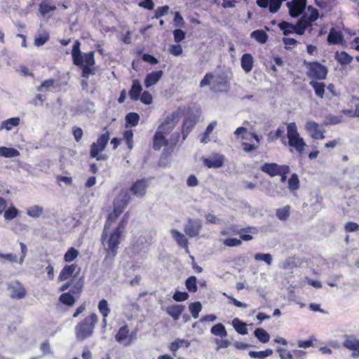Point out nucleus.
Wrapping results in <instances>:
<instances>
[{"label":"nucleus","mask_w":359,"mask_h":359,"mask_svg":"<svg viewBox=\"0 0 359 359\" xmlns=\"http://www.w3.org/2000/svg\"><path fill=\"white\" fill-rule=\"evenodd\" d=\"M168 6H163L157 8V9L155 11L154 18L158 19L161 17L165 15L168 13Z\"/></svg>","instance_id":"603ef678"},{"label":"nucleus","mask_w":359,"mask_h":359,"mask_svg":"<svg viewBox=\"0 0 359 359\" xmlns=\"http://www.w3.org/2000/svg\"><path fill=\"white\" fill-rule=\"evenodd\" d=\"M116 341L124 346H129L137 339V331L130 332L127 325L121 326L115 335Z\"/></svg>","instance_id":"1a4fd4ad"},{"label":"nucleus","mask_w":359,"mask_h":359,"mask_svg":"<svg viewBox=\"0 0 359 359\" xmlns=\"http://www.w3.org/2000/svg\"><path fill=\"white\" fill-rule=\"evenodd\" d=\"M43 212V208L38 205H33L30 207L27 211V214L32 217H39Z\"/></svg>","instance_id":"de8ad7c7"},{"label":"nucleus","mask_w":359,"mask_h":359,"mask_svg":"<svg viewBox=\"0 0 359 359\" xmlns=\"http://www.w3.org/2000/svg\"><path fill=\"white\" fill-rule=\"evenodd\" d=\"M170 53L175 56H179L182 53V48L179 44L171 45L170 47Z\"/></svg>","instance_id":"69168bd1"},{"label":"nucleus","mask_w":359,"mask_h":359,"mask_svg":"<svg viewBox=\"0 0 359 359\" xmlns=\"http://www.w3.org/2000/svg\"><path fill=\"white\" fill-rule=\"evenodd\" d=\"M335 59L341 65H347L350 64L353 60V57L348 55L345 51L336 52Z\"/></svg>","instance_id":"c85d7f7f"},{"label":"nucleus","mask_w":359,"mask_h":359,"mask_svg":"<svg viewBox=\"0 0 359 359\" xmlns=\"http://www.w3.org/2000/svg\"><path fill=\"white\" fill-rule=\"evenodd\" d=\"M242 233H248L250 234H256L258 233V229L255 226H248L246 228H243L238 231L235 232L236 234H241Z\"/></svg>","instance_id":"774afa93"},{"label":"nucleus","mask_w":359,"mask_h":359,"mask_svg":"<svg viewBox=\"0 0 359 359\" xmlns=\"http://www.w3.org/2000/svg\"><path fill=\"white\" fill-rule=\"evenodd\" d=\"M308 69L307 75L309 78L316 79H325L327 74L326 67L318 62H309L306 64Z\"/></svg>","instance_id":"9d476101"},{"label":"nucleus","mask_w":359,"mask_h":359,"mask_svg":"<svg viewBox=\"0 0 359 359\" xmlns=\"http://www.w3.org/2000/svg\"><path fill=\"white\" fill-rule=\"evenodd\" d=\"M189 309L193 318L197 319L199 317V313L202 310V305L200 302H195L189 304Z\"/></svg>","instance_id":"ea45409f"},{"label":"nucleus","mask_w":359,"mask_h":359,"mask_svg":"<svg viewBox=\"0 0 359 359\" xmlns=\"http://www.w3.org/2000/svg\"><path fill=\"white\" fill-rule=\"evenodd\" d=\"M123 137L126 140V142L128 145L129 149H132L133 147V133L132 130H127L123 133Z\"/></svg>","instance_id":"8fccbe9b"},{"label":"nucleus","mask_w":359,"mask_h":359,"mask_svg":"<svg viewBox=\"0 0 359 359\" xmlns=\"http://www.w3.org/2000/svg\"><path fill=\"white\" fill-rule=\"evenodd\" d=\"M254 334L262 343H267L270 339L269 334L263 328H257L254 332Z\"/></svg>","instance_id":"c9c22d12"},{"label":"nucleus","mask_w":359,"mask_h":359,"mask_svg":"<svg viewBox=\"0 0 359 359\" xmlns=\"http://www.w3.org/2000/svg\"><path fill=\"white\" fill-rule=\"evenodd\" d=\"M197 278L196 276H190L185 281V286L190 292H196L198 290Z\"/></svg>","instance_id":"79ce46f5"},{"label":"nucleus","mask_w":359,"mask_h":359,"mask_svg":"<svg viewBox=\"0 0 359 359\" xmlns=\"http://www.w3.org/2000/svg\"><path fill=\"white\" fill-rule=\"evenodd\" d=\"M232 325L237 332L242 335L248 334V329L246 324L242 322L238 318H234L232 321Z\"/></svg>","instance_id":"f704fd0d"},{"label":"nucleus","mask_w":359,"mask_h":359,"mask_svg":"<svg viewBox=\"0 0 359 359\" xmlns=\"http://www.w3.org/2000/svg\"><path fill=\"white\" fill-rule=\"evenodd\" d=\"M226 84V80L224 76L222 74H214L207 73L200 83V87L203 88L210 86V90L217 91Z\"/></svg>","instance_id":"6e6552de"},{"label":"nucleus","mask_w":359,"mask_h":359,"mask_svg":"<svg viewBox=\"0 0 359 359\" xmlns=\"http://www.w3.org/2000/svg\"><path fill=\"white\" fill-rule=\"evenodd\" d=\"M305 129L313 139L323 140L325 138L324 128L315 121H307L305 125Z\"/></svg>","instance_id":"4468645a"},{"label":"nucleus","mask_w":359,"mask_h":359,"mask_svg":"<svg viewBox=\"0 0 359 359\" xmlns=\"http://www.w3.org/2000/svg\"><path fill=\"white\" fill-rule=\"evenodd\" d=\"M3 261L15 262H17V255L13 253L4 254L0 252V262Z\"/></svg>","instance_id":"5fc2aeb1"},{"label":"nucleus","mask_w":359,"mask_h":359,"mask_svg":"<svg viewBox=\"0 0 359 359\" xmlns=\"http://www.w3.org/2000/svg\"><path fill=\"white\" fill-rule=\"evenodd\" d=\"M59 300L63 304L69 306H72L75 303L74 297L69 292L62 294L59 297Z\"/></svg>","instance_id":"a19ab883"},{"label":"nucleus","mask_w":359,"mask_h":359,"mask_svg":"<svg viewBox=\"0 0 359 359\" xmlns=\"http://www.w3.org/2000/svg\"><path fill=\"white\" fill-rule=\"evenodd\" d=\"M163 71H155L148 74L144 79V86L146 88H149L155 85L162 77Z\"/></svg>","instance_id":"aec40b11"},{"label":"nucleus","mask_w":359,"mask_h":359,"mask_svg":"<svg viewBox=\"0 0 359 359\" xmlns=\"http://www.w3.org/2000/svg\"><path fill=\"white\" fill-rule=\"evenodd\" d=\"M319 17L318 9L310 5L307 7V11L301 16L296 25L283 21L278 24V27L283 31L284 35H288L294 32L299 35H303L306 29L311 27L313 22L317 20Z\"/></svg>","instance_id":"f257e3e1"},{"label":"nucleus","mask_w":359,"mask_h":359,"mask_svg":"<svg viewBox=\"0 0 359 359\" xmlns=\"http://www.w3.org/2000/svg\"><path fill=\"white\" fill-rule=\"evenodd\" d=\"M97 309L100 313L102 314V317H107L111 312L108 302L104 299H102L99 302Z\"/></svg>","instance_id":"58836bf2"},{"label":"nucleus","mask_w":359,"mask_h":359,"mask_svg":"<svg viewBox=\"0 0 359 359\" xmlns=\"http://www.w3.org/2000/svg\"><path fill=\"white\" fill-rule=\"evenodd\" d=\"M183 345L188 348L190 346V342L188 340L177 339L170 344V350L174 356H176V351Z\"/></svg>","instance_id":"7c9ffc66"},{"label":"nucleus","mask_w":359,"mask_h":359,"mask_svg":"<svg viewBox=\"0 0 359 359\" xmlns=\"http://www.w3.org/2000/svg\"><path fill=\"white\" fill-rule=\"evenodd\" d=\"M139 99L145 104H150L153 100L151 95L148 91H144L141 96H140Z\"/></svg>","instance_id":"13d9d810"},{"label":"nucleus","mask_w":359,"mask_h":359,"mask_svg":"<svg viewBox=\"0 0 359 359\" xmlns=\"http://www.w3.org/2000/svg\"><path fill=\"white\" fill-rule=\"evenodd\" d=\"M283 165H279L276 163H264L262 167L261 170L269 174L270 176L273 177L278 175V172L282 168Z\"/></svg>","instance_id":"b1692460"},{"label":"nucleus","mask_w":359,"mask_h":359,"mask_svg":"<svg viewBox=\"0 0 359 359\" xmlns=\"http://www.w3.org/2000/svg\"><path fill=\"white\" fill-rule=\"evenodd\" d=\"M201 228V220L189 218L184 226V231L189 237L194 238L198 236Z\"/></svg>","instance_id":"f8f14e48"},{"label":"nucleus","mask_w":359,"mask_h":359,"mask_svg":"<svg viewBox=\"0 0 359 359\" xmlns=\"http://www.w3.org/2000/svg\"><path fill=\"white\" fill-rule=\"evenodd\" d=\"M179 119L178 112H173L165 118L163 122L158 127L157 130H160L166 135L170 133L179 121Z\"/></svg>","instance_id":"ddd939ff"},{"label":"nucleus","mask_w":359,"mask_h":359,"mask_svg":"<svg viewBox=\"0 0 359 359\" xmlns=\"http://www.w3.org/2000/svg\"><path fill=\"white\" fill-rule=\"evenodd\" d=\"M18 215V210L15 207H11L4 212V217L6 220H11Z\"/></svg>","instance_id":"6e6d98bb"},{"label":"nucleus","mask_w":359,"mask_h":359,"mask_svg":"<svg viewBox=\"0 0 359 359\" xmlns=\"http://www.w3.org/2000/svg\"><path fill=\"white\" fill-rule=\"evenodd\" d=\"M173 35L175 41L177 43H180L184 39L186 33L185 32L180 29H176L173 31Z\"/></svg>","instance_id":"4d7b16f0"},{"label":"nucleus","mask_w":359,"mask_h":359,"mask_svg":"<svg viewBox=\"0 0 359 359\" xmlns=\"http://www.w3.org/2000/svg\"><path fill=\"white\" fill-rule=\"evenodd\" d=\"M56 9L55 6H52L46 1H42L39 4V11L43 16L49 14L51 11H54Z\"/></svg>","instance_id":"37998d69"},{"label":"nucleus","mask_w":359,"mask_h":359,"mask_svg":"<svg viewBox=\"0 0 359 359\" xmlns=\"http://www.w3.org/2000/svg\"><path fill=\"white\" fill-rule=\"evenodd\" d=\"M170 233L177 245L184 248L187 253H189V242L187 237L182 233L176 229H172L170 231Z\"/></svg>","instance_id":"a211bd4d"},{"label":"nucleus","mask_w":359,"mask_h":359,"mask_svg":"<svg viewBox=\"0 0 359 359\" xmlns=\"http://www.w3.org/2000/svg\"><path fill=\"white\" fill-rule=\"evenodd\" d=\"M215 344H217V350H219L222 348H227L230 346L231 342L227 339H215Z\"/></svg>","instance_id":"e2e57ef3"},{"label":"nucleus","mask_w":359,"mask_h":359,"mask_svg":"<svg viewBox=\"0 0 359 359\" xmlns=\"http://www.w3.org/2000/svg\"><path fill=\"white\" fill-rule=\"evenodd\" d=\"M184 309L185 306L183 305H172L166 308V312L176 320L179 319Z\"/></svg>","instance_id":"a878e982"},{"label":"nucleus","mask_w":359,"mask_h":359,"mask_svg":"<svg viewBox=\"0 0 359 359\" xmlns=\"http://www.w3.org/2000/svg\"><path fill=\"white\" fill-rule=\"evenodd\" d=\"M290 172V168L287 165H283L282 168L278 172V175H280V181L281 182H285L287 180V174Z\"/></svg>","instance_id":"338daca9"},{"label":"nucleus","mask_w":359,"mask_h":359,"mask_svg":"<svg viewBox=\"0 0 359 359\" xmlns=\"http://www.w3.org/2000/svg\"><path fill=\"white\" fill-rule=\"evenodd\" d=\"M20 124V118L13 117L6 121H4L1 123L0 129H5L8 131L11 130L13 127L18 126Z\"/></svg>","instance_id":"cd10ccee"},{"label":"nucleus","mask_w":359,"mask_h":359,"mask_svg":"<svg viewBox=\"0 0 359 359\" xmlns=\"http://www.w3.org/2000/svg\"><path fill=\"white\" fill-rule=\"evenodd\" d=\"M290 206L287 205L276 210V215L279 220L285 221L290 217Z\"/></svg>","instance_id":"72a5a7b5"},{"label":"nucleus","mask_w":359,"mask_h":359,"mask_svg":"<svg viewBox=\"0 0 359 359\" xmlns=\"http://www.w3.org/2000/svg\"><path fill=\"white\" fill-rule=\"evenodd\" d=\"M115 220L116 219H109V217H108L101 236L102 243L107 252L105 260L110 255H112L113 257L116 255L118 245L120 244L121 234L118 233V230L109 231L112 222Z\"/></svg>","instance_id":"7ed1b4c3"},{"label":"nucleus","mask_w":359,"mask_h":359,"mask_svg":"<svg viewBox=\"0 0 359 359\" xmlns=\"http://www.w3.org/2000/svg\"><path fill=\"white\" fill-rule=\"evenodd\" d=\"M128 219V214L126 213V215H124L123 217L122 218L121 221L118 224V226L116 228H115L114 230H118V233L121 234L123 230L125 229V226L127 224Z\"/></svg>","instance_id":"0e129e2a"},{"label":"nucleus","mask_w":359,"mask_h":359,"mask_svg":"<svg viewBox=\"0 0 359 359\" xmlns=\"http://www.w3.org/2000/svg\"><path fill=\"white\" fill-rule=\"evenodd\" d=\"M284 132H285L284 127H283V126L278 127L273 136L272 135V133H269V138L271 140H277L278 138L282 137V140H281L282 143L285 144L286 140H285V137H283V134L284 133Z\"/></svg>","instance_id":"09e8293b"},{"label":"nucleus","mask_w":359,"mask_h":359,"mask_svg":"<svg viewBox=\"0 0 359 359\" xmlns=\"http://www.w3.org/2000/svg\"><path fill=\"white\" fill-rule=\"evenodd\" d=\"M148 187V181L143 178L136 181L130 188V191L137 197L142 198L145 195L147 188Z\"/></svg>","instance_id":"dca6fc26"},{"label":"nucleus","mask_w":359,"mask_h":359,"mask_svg":"<svg viewBox=\"0 0 359 359\" xmlns=\"http://www.w3.org/2000/svg\"><path fill=\"white\" fill-rule=\"evenodd\" d=\"M142 90V86L138 80H134L129 91V96L133 101L139 100L141 91Z\"/></svg>","instance_id":"bb28decb"},{"label":"nucleus","mask_w":359,"mask_h":359,"mask_svg":"<svg viewBox=\"0 0 359 359\" xmlns=\"http://www.w3.org/2000/svg\"><path fill=\"white\" fill-rule=\"evenodd\" d=\"M224 156L218 154H215L203 160V164L209 168H219L224 164Z\"/></svg>","instance_id":"2eb2a0df"},{"label":"nucleus","mask_w":359,"mask_h":359,"mask_svg":"<svg viewBox=\"0 0 359 359\" xmlns=\"http://www.w3.org/2000/svg\"><path fill=\"white\" fill-rule=\"evenodd\" d=\"M307 0H292L286 3L289 9V15L292 18H298L307 11Z\"/></svg>","instance_id":"9b49d317"},{"label":"nucleus","mask_w":359,"mask_h":359,"mask_svg":"<svg viewBox=\"0 0 359 359\" xmlns=\"http://www.w3.org/2000/svg\"><path fill=\"white\" fill-rule=\"evenodd\" d=\"M164 133L160 130L156 131L153 137V149L156 151H159L163 146H166L168 144V141L165 137Z\"/></svg>","instance_id":"6ab92c4d"},{"label":"nucleus","mask_w":359,"mask_h":359,"mask_svg":"<svg viewBox=\"0 0 359 359\" xmlns=\"http://www.w3.org/2000/svg\"><path fill=\"white\" fill-rule=\"evenodd\" d=\"M210 332L215 336H219L222 337L227 336V332L224 325L222 323H217L212 327Z\"/></svg>","instance_id":"e433bc0d"},{"label":"nucleus","mask_w":359,"mask_h":359,"mask_svg":"<svg viewBox=\"0 0 359 359\" xmlns=\"http://www.w3.org/2000/svg\"><path fill=\"white\" fill-rule=\"evenodd\" d=\"M77 265H66L63 267L58 276V280L62 282L67 280L75 271Z\"/></svg>","instance_id":"393cba45"},{"label":"nucleus","mask_w":359,"mask_h":359,"mask_svg":"<svg viewBox=\"0 0 359 359\" xmlns=\"http://www.w3.org/2000/svg\"><path fill=\"white\" fill-rule=\"evenodd\" d=\"M343 35L341 32L337 31L334 27L331 28L327 36L329 44H340L343 42Z\"/></svg>","instance_id":"4be33fe9"},{"label":"nucleus","mask_w":359,"mask_h":359,"mask_svg":"<svg viewBox=\"0 0 359 359\" xmlns=\"http://www.w3.org/2000/svg\"><path fill=\"white\" fill-rule=\"evenodd\" d=\"M277 352L279 353V356L281 359H293V356L290 352H288L285 348H278Z\"/></svg>","instance_id":"052dcab7"},{"label":"nucleus","mask_w":359,"mask_h":359,"mask_svg":"<svg viewBox=\"0 0 359 359\" xmlns=\"http://www.w3.org/2000/svg\"><path fill=\"white\" fill-rule=\"evenodd\" d=\"M344 229L346 232L357 231L358 230H359V224L355 222H349L346 224Z\"/></svg>","instance_id":"bf43d9fd"},{"label":"nucleus","mask_w":359,"mask_h":359,"mask_svg":"<svg viewBox=\"0 0 359 359\" xmlns=\"http://www.w3.org/2000/svg\"><path fill=\"white\" fill-rule=\"evenodd\" d=\"M287 137L290 147L294 148L299 153L304 151L306 143L300 137L295 123L292 122L287 125Z\"/></svg>","instance_id":"423d86ee"},{"label":"nucleus","mask_w":359,"mask_h":359,"mask_svg":"<svg viewBox=\"0 0 359 359\" xmlns=\"http://www.w3.org/2000/svg\"><path fill=\"white\" fill-rule=\"evenodd\" d=\"M189 295L187 292L175 291L173 294V299L176 302H183L189 298Z\"/></svg>","instance_id":"3c124183"},{"label":"nucleus","mask_w":359,"mask_h":359,"mask_svg":"<svg viewBox=\"0 0 359 359\" xmlns=\"http://www.w3.org/2000/svg\"><path fill=\"white\" fill-rule=\"evenodd\" d=\"M131 199L130 191L121 190L114 201V210L109 215V219H116V218L123 212L125 208L130 203Z\"/></svg>","instance_id":"0eeeda50"},{"label":"nucleus","mask_w":359,"mask_h":359,"mask_svg":"<svg viewBox=\"0 0 359 359\" xmlns=\"http://www.w3.org/2000/svg\"><path fill=\"white\" fill-rule=\"evenodd\" d=\"M20 155L18 150L14 148L0 147V156L4 158H14Z\"/></svg>","instance_id":"c756f323"},{"label":"nucleus","mask_w":359,"mask_h":359,"mask_svg":"<svg viewBox=\"0 0 359 359\" xmlns=\"http://www.w3.org/2000/svg\"><path fill=\"white\" fill-rule=\"evenodd\" d=\"M254 257L256 261H263L268 265H271L273 260L272 255L269 253H257Z\"/></svg>","instance_id":"a18cd8bd"},{"label":"nucleus","mask_w":359,"mask_h":359,"mask_svg":"<svg viewBox=\"0 0 359 359\" xmlns=\"http://www.w3.org/2000/svg\"><path fill=\"white\" fill-rule=\"evenodd\" d=\"M80 45L79 41H76L73 45L72 51L73 63L81 68V76L88 79L90 75L95 74V72L92 68L95 64L94 52L90 51L82 54L80 50Z\"/></svg>","instance_id":"f03ea898"},{"label":"nucleus","mask_w":359,"mask_h":359,"mask_svg":"<svg viewBox=\"0 0 359 359\" xmlns=\"http://www.w3.org/2000/svg\"><path fill=\"white\" fill-rule=\"evenodd\" d=\"M98 317L95 313H91L79 323L74 327V334L78 341H83L93 336Z\"/></svg>","instance_id":"20e7f679"},{"label":"nucleus","mask_w":359,"mask_h":359,"mask_svg":"<svg viewBox=\"0 0 359 359\" xmlns=\"http://www.w3.org/2000/svg\"><path fill=\"white\" fill-rule=\"evenodd\" d=\"M139 6L151 11L154 8V4L152 0H143L138 4Z\"/></svg>","instance_id":"680f3d73"},{"label":"nucleus","mask_w":359,"mask_h":359,"mask_svg":"<svg viewBox=\"0 0 359 359\" xmlns=\"http://www.w3.org/2000/svg\"><path fill=\"white\" fill-rule=\"evenodd\" d=\"M79 255V251L74 248H69L65 254L64 260L66 262H71L74 260Z\"/></svg>","instance_id":"49530a36"},{"label":"nucleus","mask_w":359,"mask_h":359,"mask_svg":"<svg viewBox=\"0 0 359 359\" xmlns=\"http://www.w3.org/2000/svg\"><path fill=\"white\" fill-rule=\"evenodd\" d=\"M250 36L260 43H265L268 40L267 34L262 29L252 32Z\"/></svg>","instance_id":"473e14b6"},{"label":"nucleus","mask_w":359,"mask_h":359,"mask_svg":"<svg viewBox=\"0 0 359 359\" xmlns=\"http://www.w3.org/2000/svg\"><path fill=\"white\" fill-rule=\"evenodd\" d=\"M223 243L228 247H236L241 245L242 242L240 239L236 238H229L224 239Z\"/></svg>","instance_id":"864d4df0"},{"label":"nucleus","mask_w":359,"mask_h":359,"mask_svg":"<svg viewBox=\"0 0 359 359\" xmlns=\"http://www.w3.org/2000/svg\"><path fill=\"white\" fill-rule=\"evenodd\" d=\"M241 67L245 73H249L252 67L254 60L251 54L245 53L242 55L241 59Z\"/></svg>","instance_id":"5701e85b"},{"label":"nucleus","mask_w":359,"mask_h":359,"mask_svg":"<svg viewBox=\"0 0 359 359\" xmlns=\"http://www.w3.org/2000/svg\"><path fill=\"white\" fill-rule=\"evenodd\" d=\"M309 83L313 88L316 95L319 97L323 98L325 93V85L323 83L314 81H310Z\"/></svg>","instance_id":"4c0bfd02"},{"label":"nucleus","mask_w":359,"mask_h":359,"mask_svg":"<svg viewBox=\"0 0 359 359\" xmlns=\"http://www.w3.org/2000/svg\"><path fill=\"white\" fill-rule=\"evenodd\" d=\"M343 346L351 351L359 349V339L354 335H345Z\"/></svg>","instance_id":"412c9836"},{"label":"nucleus","mask_w":359,"mask_h":359,"mask_svg":"<svg viewBox=\"0 0 359 359\" xmlns=\"http://www.w3.org/2000/svg\"><path fill=\"white\" fill-rule=\"evenodd\" d=\"M11 297L13 299H21L26 295V291L23 285L18 281L11 283L9 285Z\"/></svg>","instance_id":"f3484780"},{"label":"nucleus","mask_w":359,"mask_h":359,"mask_svg":"<svg viewBox=\"0 0 359 359\" xmlns=\"http://www.w3.org/2000/svg\"><path fill=\"white\" fill-rule=\"evenodd\" d=\"M299 188V180L298 175L296 173L292 175L291 177L288 180V189L291 191L297 190Z\"/></svg>","instance_id":"c03bdc74"},{"label":"nucleus","mask_w":359,"mask_h":359,"mask_svg":"<svg viewBox=\"0 0 359 359\" xmlns=\"http://www.w3.org/2000/svg\"><path fill=\"white\" fill-rule=\"evenodd\" d=\"M103 130L104 133L98 137L96 142H93L90 145V156L97 161H106L108 158L107 156L102 152L105 149L110 135L107 128H104Z\"/></svg>","instance_id":"39448f33"},{"label":"nucleus","mask_w":359,"mask_h":359,"mask_svg":"<svg viewBox=\"0 0 359 359\" xmlns=\"http://www.w3.org/2000/svg\"><path fill=\"white\" fill-rule=\"evenodd\" d=\"M140 118V115L137 113H128L125 118L126 127H135L137 126Z\"/></svg>","instance_id":"2f4dec72"}]
</instances>
